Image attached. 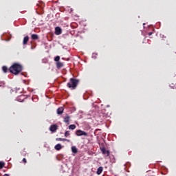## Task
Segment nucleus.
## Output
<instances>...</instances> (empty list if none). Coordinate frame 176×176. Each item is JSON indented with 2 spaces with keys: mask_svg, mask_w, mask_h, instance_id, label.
<instances>
[{
  "mask_svg": "<svg viewBox=\"0 0 176 176\" xmlns=\"http://www.w3.org/2000/svg\"><path fill=\"white\" fill-rule=\"evenodd\" d=\"M23 71V66L19 63H14L10 68L9 72L13 75H19Z\"/></svg>",
  "mask_w": 176,
  "mask_h": 176,
  "instance_id": "f257e3e1",
  "label": "nucleus"
},
{
  "mask_svg": "<svg viewBox=\"0 0 176 176\" xmlns=\"http://www.w3.org/2000/svg\"><path fill=\"white\" fill-rule=\"evenodd\" d=\"M79 85V80L76 78H70L69 82L67 83V86L70 90H75Z\"/></svg>",
  "mask_w": 176,
  "mask_h": 176,
  "instance_id": "f03ea898",
  "label": "nucleus"
},
{
  "mask_svg": "<svg viewBox=\"0 0 176 176\" xmlns=\"http://www.w3.org/2000/svg\"><path fill=\"white\" fill-rule=\"evenodd\" d=\"M76 134L78 137H80L82 135H85V137L87 136V133H86L85 131H82L80 129L77 130L76 132Z\"/></svg>",
  "mask_w": 176,
  "mask_h": 176,
  "instance_id": "7ed1b4c3",
  "label": "nucleus"
},
{
  "mask_svg": "<svg viewBox=\"0 0 176 176\" xmlns=\"http://www.w3.org/2000/svg\"><path fill=\"white\" fill-rule=\"evenodd\" d=\"M100 149L102 155H105L107 157L109 156V151L105 149V147H100Z\"/></svg>",
  "mask_w": 176,
  "mask_h": 176,
  "instance_id": "20e7f679",
  "label": "nucleus"
},
{
  "mask_svg": "<svg viewBox=\"0 0 176 176\" xmlns=\"http://www.w3.org/2000/svg\"><path fill=\"white\" fill-rule=\"evenodd\" d=\"M58 129V126H57V124H52L50 127V130L52 131V133H56Z\"/></svg>",
  "mask_w": 176,
  "mask_h": 176,
  "instance_id": "39448f33",
  "label": "nucleus"
},
{
  "mask_svg": "<svg viewBox=\"0 0 176 176\" xmlns=\"http://www.w3.org/2000/svg\"><path fill=\"white\" fill-rule=\"evenodd\" d=\"M62 32H63V30H61V28L60 27L55 28L56 35H61Z\"/></svg>",
  "mask_w": 176,
  "mask_h": 176,
  "instance_id": "423d86ee",
  "label": "nucleus"
},
{
  "mask_svg": "<svg viewBox=\"0 0 176 176\" xmlns=\"http://www.w3.org/2000/svg\"><path fill=\"white\" fill-rule=\"evenodd\" d=\"M16 100L19 102H23V101H24V100H25V96H24V95L19 96L17 97Z\"/></svg>",
  "mask_w": 176,
  "mask_h": 176,
  "instance_id": "0eeeda50",
  "label": "nucleus"
},
{
  "mask_svg": "<svg viewBox=\"0 0 176 176\" xmlns=\"http://www.w3.org/2000/svg\"><path fill=\"white\" fill-rule=\"evenodd\" d=\"M64 67V63L61 62H57L56 63V68L58 69H60V68H63Z\"/></svg>",
  "mask_w": 176,
  "mask_h": 176,
  "instance_id": "6e6552de",
  "label": "nucleus"
},
{
  "mask_svg": "<svg viewBox=\"0 0 176 176\" xmlns=\"http://www.w3.org/2000/svg\"><path fill=\"white\" fill-rule=\"evenodd\" d=\"M69 120H70L69 116L67 115V116L64 118L63 122H65L66 123V124H69Z\"/></svg>",
  "mask_w": 176,
  "mask_h": 176,
  "instance_id": "1a4fd4ad",
  "label": "nucleus"
},
{
  "mask_svg": "<svg viewBox=\"0 0 176 176\" xmlns=\"http://www.w3.org/2000/svg\"><path fill=\"white\" fill-rule=\"evenodd\" d=\"M104 170V168L102 166H100L96 171V174L98 175H100L101 174V173H102V171Z\"/></svg>",
  "mask_w": 176,
  "mask_h": 176,
  "instance_id": "9d476101",
  "label": "nucleus"
},
{
  "mask_svg": "<svg viewBox=\"0 0 176 176\" xmlns=\"http://www.w3.org/2000/svg\"><path fill=\"white\" fill-rule=\"evenodd\" d=\"M63 112H64V108L63 107L58 108V109H57L58 115L63 114Z\"/></svg>",
  "mask_w": 176,
  "mask_h": 176,
  "instance_id": "9b49d317",
  "label": "nucleus"
},
{
  "mask_svg": "<svg viewBox=\"0 0 176 176\" xmlns=\"http://www.w3.org/2000/svg\"><path fill=\"white\" fill-rule=\"evenodd\" d=\"M28 41H30V37L26 36L23 38V45H27L28 43Z\"/></svg>",
  "mask_w": 176,
  "mask_h": 176,
  "instance_id": "f8f14e48",
  "label": "nucleus"
},
{
  "mask_svg": "<svg viewBox=\"0 0 176 176\" xmlns=\"http://www.w3.org/2000/svg\"><path fill=\"white\" fill-rule=\"evenodd\" d=\"M2 71L4 72V74H8V72H9V69L6 66H3Z\"/></svg>",
  "mask_w": 176,
  "mask_h": 176,
  "instance_id": "ddd939ff",
  "label": "nucleus"
},
{
  "mask_svg": "<svg viewBox=\"0 0 176 176\" xmlns=\"http://www.w3.org/2000/svg\"><path fill=\"white\" fill-rule=\"evenodd\" d=\"M72 152L73 153H78V148H76V146H72Z\"/></svg>",
  "mask_w": 176,
  "mask_h": 176,
  "instance_id": "4468645a",
  "label": "nucleus"
},
{
  "mask_svg": "<svg viewBox=\"0 0 176 176\" xmlns=\"http://www.w3.org/2000/svg\"><path fill=\"white\" fill-rule=\"evenodd\" d=\"M62 146L60 144H57L55 146H54V149H56V151H60L61 149Z\"/></svg>",
  "mask_w": 176,
  "mask_h": 176,
  "instance_id": "2eb2a0df",
  "label": "nucleus"
},
{
  "mask_svg": "<svg viewBox=\"0 0 176 176\" xmlns=\"http://www.w3.org/2000/svg\"><path fill=\"white\" fill-rule=\"evenodd\" d=\"M76 129V124H71L69 126V130H75Z\"/></svg>",
  "mask_w": 176,
  "mask_h": 176,
  "instance_id": "dca6fc26",
  "label": "nucleus"
},
{
  "mask_svg": "<svg viewBox=\"0 0 176 176\" xmlns=\"http://www.w3.org/2000/svg\"><path fill=\"white\" fill-rule=\"evenodd\" d=\"M31 38L32 39H39V36L38 34H32Z\"/></svg>",
  "mask_w": 176,
  "mask_h": 176,
  "instance_id": "f3484780",
  "label": "nucleus"
},
{
  "mask_svg": "<svg viewBox=\"0 0 176 176\" xmlns=\"http://www.w3.org/2000/svg\"><path fill=\"white\" fill-rule=\"evenodd\" d=\"M54 61H56V63L60 62V56H57L54 58Z\"/></svg>",
  "mask_w": 176,
  "mask_h": 176,
  "instance_id": "a211bd4d",
  "label": "nucleus"
},
{
  "mask_svg": "<svg viewBox=\"0 0 176 176\" xmlns=\"http://www.w3.org/2000/svg\"><path fill=\"white\" fill-rule=\"evenodd\" d=\"M5 166V162H0V170Z\"/></svg>",
  "mask_w": 176,
  "mask_h": 176,
  "instance_id": "6ab92c4d",
  "label": "nucleus"
},
{
  "mask_svg": "<svg viewBox=\"0 0 176 176\" xmlns=\"http://www.w3.org/2000/svg\"><path fill=\"white\" fill-rule=\"evenodd\" d=\"M56 140V141H65V138H58Z\"/></svg>",
  "mask_w": 176,
  "mask_h": 176,
  "instance_id": "aec40b11",
  "label": "nucleus"
},
{
  "mask_svg": "<svg viewBox=\"0 0 176 176\" xmlns=\"http://www.w3.org/2000/svg\"><path fill=\"white\" fill-rule=\"evenodd\" d=\"M0 87H5V82H0Z\"/></svg>",
  "mask_w": 176,
  "mask_h": 176,
  "instance_id": "412c9836",
  "label": "nucleus"
},
{
  "mask_svg": "<svg viewBox=\"0 0 176 176\" xmlns=\"http://www.w3.org/2000/svg\"><path fill=\"white\" fill-rule=\"evenodd\" d=\"M69 131H67L65 133V137H69Z\"/></svg>",
  "mask_w": 176,
  "mask_h": 176,
  "instance_id": "4be33fe9",
  "label": "nucleus"
},
{
  "mask_svg": "<svg viewBox=\"0 0 176 176\" xmlns=\"http://www.w3.org/2000/svg\"><path fill=\"white\" fill-rule=\"evenodd\" d=\"M22 162H23L24 163H27V160L25 158H23L22 160Z\"/></svg>",
  "mask_w": 176,
  "mask_h": 176,
  "instance_id": "5701e85b",
  "label": "nucleus"
},
{
  "mask_svg": "<svg viewBox=\"0 0 176 176\" xmlns=\"http://www.w3.org/2000/svg\"><path fill=\"white\" fill-rule=\"evenodd\" d=\"M152 34H153L152 32H148L149 36H151V35H152Z\"/></svg>",
  "mask_w": 176,
  "mask_h": 176,
  "instance_id": "b1692460",
  "label": "nucleus"
},
{
  "mask_svg": "<svg viewBox=\"0 0 176 176\" xmlns=\"http://www.w3.org/2000/svg\"><path fill=\"white\" fill-rule=\"evenodd\" d=\"M65 141H67V142H69V140H68V139H65Z\"/></svg>",
  "mask_w": 176,
  "mask_h": 176,
  "instance_id": "393cba45",
  "label": "nucleus"
}]
</instances>
